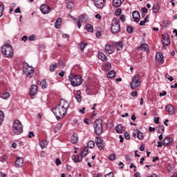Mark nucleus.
<instances>
[{
  "label": "nucleus",
  "instance_id": "nucleus-34",
  "mask_svg": "<svg viewBox=\"0 0 177 177\" xmlns=\"http://www.w3.org/2000/svg\"><path fill=\"white\" fill-rule=\"evenodd\" d=\"M40 86L43 89H45V88L48 87V83L46 82V80H43L40 82Z\"/></svg>",
  "mask_w": 177,
  "mask_h": 177
},
{
  "label": "nucleus",
  "instance_id": "nucleus-4",
  "mask_svg": "<svg viewBox=\"0 0 177 177\" xmlns=\"http://www.w3.org/2000/svg\"><path fill=\"white\" fill-rule=\"evenodd\" d=\"M111 31L112 34H118L121 31V25L120 24V19L113 18L111 26Z\"/></svg>",
  "mask_w": 177,
  "mask_h": 177
},
{
  "label": "nucleus",
  "instance_id": "nucleus-21",
  "mask_svg": "<svg viewBox=\"0 0 177 177\" xmlns=\"http://www.w3.org/2000/svg\"><path fill=\"white\" fill-rule=\"evenodd\" d=\"M124 0H113V6L114 8H120V5H122Z\"/></svg>",
  "mask_w": 177,
  "mask_h": 177
},
{
  "label": "nucleus",
  "instance_id": "nucleus-43",
  "mask_svg": "<svg viewBox=\"0 0 177 177\" xmlns=\"http://www.w3.org/2000/svg\"><path fill=\"white\" fill-rule=\"evenodd\" d=\"M88 44L86 43H80V50L82 51H84V49H85V46H86Z\"/></svg>",
  "mask_w": 177,
  "mask_h": 177
},
{
  "label": "nucleus",
  "instance_id": "nucleus-62",
  "mask_svg": "<svg viewBox=\"0 0 177 177\" xmlns=\"http://www.w3.org/2000/svg\"><path fill=\"white\" fill-rule=\"evenodd\" d=\"M141 11L142 13H147V8H146V7L142 8Z\"/></svg>",
  "mask_w": 177,
  "mask_h": 177
},
{
  "label": "nucleus",
  "instance_id": "nucleus-46",
  "mask_svg": "<svg viewBox=\"0 0 177 177\" xmlns=\"http://www.w3.org/2000/svg\"><path fill=\"white\" fill-rule=\"evenodd\" d=\"M57 67V64H53L52 65L50 66V71L53 72L55 71V68H56Z\"/></svg>",
  "mask_w": 177,
  "mask_h": 177
},
{
  "label": "nucleus",
  "instance_id": "nucleus-37",
  "mask_svg": "<svg viewBox=\"0 0 177 177\" xmlns=\"http://www.w3.org/2000/svg\"><path fill=\"white\" fill-rule=\"evenodd\" d=\"M103 142H104V141H103V139H102V138L96 137L95 143H96L97 146H98L99 145H100L101 143H103Z\"/></svg>",
  "mask_w": 177,
  "mask_h": 177
},
{
  "label": "nucleus",
  "instance_id": "nucleus-55",
  "mask_svg": "<svg viewBox=\"0 0 177 177\" xmlns=\"http://www.w3.org/2000/svg\"><path fill=\"white\" fill-rule=\"evenodd\" d=\"M83 121L84 124H86V125H89V124H91V120H89V119L85 118Z\"/></svg>",
  "mask_w": 177,
  "mask_h": 177
},
{
  "label": "nucleus",
  "instance_id": "nucleus-39",
  "mask_svg": "<svg viewBox=\"0 0 177 177\" xmlns=\"http://www.w3.org/2000/svg\"><path fill=\"white\" fill-rule=\"evenodd\" d=\"M164 131H165V128H164V126H159L158 127V133H164Z\"/></svg>",
  "mask_w": 177,
  "mask_h": 177
},
{
  "label": "nucleus",
  "instance_id": "nucleus-31",
  "mask_svg": "<svg viewBox=\"0 0 177 177\" xmlns=\"http://www.w3.org/2000/svg\"><path fill=\"white\" fill-rule=\"evenodd\" d=\"M88 147H85L83 150H82L80 156L84 158V157H86L88 154Z\"/></svg>",
  "mask_w": 177,
  "mask_h": 177
},
{
  "label": "nucleus",
  "instance_id": "nucleus-8",
  "mask_svg": "<svg viewBox=\"0 0 177 177\" xmlns=\"http://www.w3.org/2000/svg\"><path fill=\"white\" fill-rule=\"evenodd\" d=\"M140 76L139 75H136L133 77L132 81L130 83V88H131V89H136L137 88H139L140 86Z\"/></svg>",
  "mask_w": 177,
  "mask_h": 177
},
{
  "label": "nucleus",
  "instance_id": "nucleus-16",
  "mask_svg": "<svg viewBox=\"0 0 177 177\" xmlns=\"http://www.w3.org/2000/svg\"><path fill=\"white\" fill-rule=\"evenodd\" d=\"M156 60L158 62V63H164V56L162 55V53H157L156 55Z\"/></svg>",
  "mask_w": 177,
  "mask_h": 177
},
{
  "label": "nucleus",
  "instance_id": "nucleus-35",
  "mask_svg": "<svg viewBox=\"0 0 177 177\" xmlns=\"http://www.w3.org/2000/svg\"><path fill=\"white\" fill-rule=\"evenodd\" d=\"M108 78H114L115 77V71H111L109 73H107Z\"/></svg>",
  "mask_w": 177,
  "mask_h": 177
},
{
  "label": "nucleus",
  "instance_id": "nucleus-56",
  "mask_svg": "<svg viewBox=\"0 0 177 177\" xmlns=\"http://www.w3.org/2000/svg\"><path fill=\"white\" fill-rule=\"evenodd\" d=\"M120 20H121V21H122V22L125 21V15H121L120 16Z\"/></svg>",
  "mask_w": 177,
  "mask_h": 177
},
{
  "label": "nucleus",
  "instance_id": "nucleus-26",
  "mask_svg": "<svg viewBox=\"0 0 177 177\" xmlns=\"http://www.w3.org/2000/svg\"><path fill=\"white\" fill-rule=\"evenodd\" d=\"M136 133H137V138L140 140H142L143 139V133H142L139 129H136L135 130Z\"/></svg>",
  "mask_w": 177,
  "mask_h": 177
},
{
  "label": "nucleus",
  "instance_id": "nucleus-19",
  "mask_svg": "<svg viewBox=\"0 0 177 177\" xmlns=\"http://www.w3.org/2000/svg\"><path fill=\"white\" fill-rule=\"evenodd\" d=\"M71 142L73 145H75V143L78 142V134L77 133H73V134L71 137Z\"/></svg>",
  "mask_w": 177,
  "mask_h": 177
},
{
  "label": "nucleus",
  "instance_id": "nucleus-1",
  "mask_svg": "<svg viewBox=\"0 0 177 177\" xmlns=\"http://www.w3.org/2000/svg\"><path fill=\"white\" fill-rule=\"evenodd\" d=\"M68 102L64 99H61L57 106L53 109L52 111L57 120H62L67 113Z\"/></svg>",
  "mask_w": 177,
  "mask_h": 177
},
{
  "label": "nucleus",
  "instance_id": "nucleus-36",
  "mask_svg": "<svg viewBox=\"0 0 177 177\" xmlns=\"http://www.w3.org/2000/svg\"><path fill=\"white\" fill-rule=\"evenodd\" d=\"M86 30L88 32H93V26L91 24H87L86 26Z\"/></svg>",
  "mask_w": 177,
  "mask_h": 177
},
{
  "label": "nucleus",
  "instance_id": "nucleus-25",
  "mask_svg": "<svg viewBox=\"0 0 177 177\" xmlns=\"http://www.w3.org/2000/svg\"><path fill=\"white\" fill-rule=\"evenodd\" d=\"M78 20L80 23H86V15H82L79 16Z\"/></svg>",
  "mask_w": 177,
  "mask_h": 177
},
{
  "label": "nucleus",
  "instance_id": "nucleus-5",
  "mask_svg": "<svg viewBox=\"0 0 177 177\" xmlns=\"http://www.w3.org/2000/svg\"><path fill=\"white\" fill-rule=\"evenodd\" d=\"M94 132L97 136L103 133V127L102 119H97L93 124Z\"/></svg>",
  "mask_w": 177,
  "mask_h": 177
},
{
  "label": "nucleus",
  "instance_id": "nucleus-11",
  "mask_svg": "<svg viewBox=\"0 0 177 177\" xmlns=\"http://www.w3.org/2000/svg\"><path fill=\"white\" fill-rule=\"evenodd\" d=\"M39 9L43 15H48V13H49V12H50V7H49L46 4L41 5L40 6Z\"/></svg>",
  "mask_w": 177,
  "mask_h": 177
},
{
  "label": "nucleus",
  "instance_id": "nucleus-58",
  "mask_svg": "<svg viewBox=\"0 0 177 177\" xmlns=\"http://www.w3.org/2000/svg\"><path fill=\"white\" fill-rule=\"evenodd\" d=\"M124 138L125 139H127V140H129V139H130L131 136H129V133H128L127 132L124 133Z\"/></svg>",
  "mask_w": 177,
  "mask_h": 177
},
{
  "label": "nucleus",
  "instance_id": "nucleus-6",
  "mask_svg": "<svg viewBox=\"0 0 177 177\" xmlns=\"http://www.w3.org/2000/svg\"><path fill=\"white\" fill-rule=\"evenodd\" d=\"M12 131L15 135H20L23 132V124L19 120H15L12 124Z\"/></svg>",
  "mask_w": 177,
  "mask_h": 177
},
{
  "label": "nucleus",
  "instance_id": "nucleus-12",
  "mask_svg": "<svg viewBox=\"0 0 177 177\" xmlns=\"http://www.w3.org/2000/svg\"><path fill=\"white\" fill-rule=\"evenodd\" d=\"M94 1V5L97 8V9H102L104 6V0H93Z\"/></svg>",
  "mask_w": 177,
  "mask_h": 177
},
{
  "label": "nucleus",
  "instance_id": "nucleus-7",
  "mask_svg": "<svg viewBox=\"0 0 177 177\" xmlns=\"http://www.w3.org/2000/svg\"><path fill=\"white\" fill-rule=\"evenodd\" d=\"M34 68L32 66H30L28 64H25L23 67V72L26 75L28 78L32 77V75H34Z\"/></svg>",
  "mask_w": 177,
  "mask_h": 177
},
{
  "label": "nucleus",
  "instance_id": "nucleus-2",
  "mask_svg": "<svg viewBox=\"0 0 177 177\" xmlns=\"http://www.w3.org/2000/svg\"><path fill=\"white\" fill-rule=\"evenodd\" d=\"M68 80L71 82L72 86H80L84 81L81 75L74 74H71L68 76Z\"/></svg>",
  "mask_w": 177,
  "mask_h": 177
},
{
  "label": "nucleus",
  "instance_id": "nucleus-51",
  "mask_svg": "<svg viewBox=\"0 0 177 177\" xmlns=\"http://www.w3.org/2000/svg\"><path fill=\"white\" fill-rule=\"evenodd\" d=\"M73 20H74V21H76L78 28H81V22L80 21H77V18H73Z\"/></svg>",
  "mask_w": 177,
  "mask_h": 177
},
{
  "label": "nucleus",
  "instance_id": "nucleus-52",
  "mask_svg": "<svg viewBox=\"0 0 177 177\" xmlns=\"http://www.w3.org/2000/svg\"><path fill=\"white\" fill-rule=\"evenodd\" d=\"M16 8V3H12L11 4V8L10 9V13H12L13 12L14 9Z\"/></svg>",
  "mask_w": 177,
  "mask_h": 177
},
{
  "label": "nucleus",
  "instance_id": "nucleus-15",
  "mask_svg": "<svg viewBox=\"0 0 177 177\" xmlns=\"http://www.w3.org/2000/svg\"><path fill=\"white\" fill-rule=\"evenodd\" d=\"M23 164H24L23 158L17 157V160L15 161L16 168H21V167H23Z\"/></svg>",
  "mask_w": 177,
  "mask_h": 177
},
{
  "label": "nucleus",
  "instance_id": "nucleus-20",
  "mask_svg": "<svg viewBox=\"0 0 177 177\" xmlns=\"http://www.w3.org/2000/svg\"><path fill=\"white\" fill-rule=\"evenodd\" d=\"M48 143L46 140H41L39 141V146L41 149H46Z\"/></svg>",
  "mask_w": 177,
  "mask_h": 177
},
{
  "label": "nucleus",
  "instance_id": "nucleus-41",
  "mask_svg": "<svg viewBox=\"0 0 177 177\" xmlns=\"http://www.w3.org/2000/svg\"><path fill=\"white\" fill-rule=\"evenodd\" d=\"M58 67L59 68H64V67H66V64H64L63 61H59L58 62Z\"/></svg>",
  "mask_w": 177,
  "mask_h": 177
},
{
  "label": "nucleus",
  "instance_id": "nucleus-60",
  "mask_svg": "<svg viewBox=\"0 0 177 177\" xmlns=\"http://www.w3.org/2000/svg\"><path fill=\"white\" fill-rule=\"evenodd\" d=\"M34 39H35V35H32L28 37L29 41H34Z\"/></svg>",
  "mask_w": 177,
  "mask_h": 177
},
{
  "label": "nucleus",
  "instance_id": "nucleus-48",
  "mask_svg": "<svg viewBox=\"0 0 177 177\" xmlns=\"http://www.w3.org/2000/svg\"><path fill=\"white\" fill-rule=\"evenodd\" d=\"M111 64H110L109 62H107L105 66H104V69L106 71L111 70Z\"/></svg>",
  "mask_w": 177,
  "mask_h": 177
},
{
  "label": "nucleus",
  "instance_id": "nucleus-50",
  "mask_svg": "<svg viewBox=\"0 0 177 177\" xmlns=\"http://www.w3.org/2000/svg\"><path fill=\"white\" fill-rule=\"evenodd\" d=\"M75 99H76L77 102H78V103H80L82 100L81 95H77L75 96Z\"/></svg>",
  "mask_w": 177,
  "mask_h": 177
},
{
  "label": "nucleus",
  "instance_id": "nucleus-29",
  "mask_svg": "<svg viewBox=\"0 0 177 177\" xmlns=\"http://www.w3.org/2000/svg\"><path fill=\"white\" fill-rule=\"evenodd\" d=\"M138 49H142L145 52H149V46L146 44H142L140 47H138Z\"/></svg>",
  "mask_w": 177,
  "mask_h": 177
},
{
  "label": "nucleus",
  "instance_id": "nucleus-47",
  "mask_svg": "<svg viewBox=\"0 0 177 177\" xmlns=\"http://www.w3.org/2000/svg\"><path fill=\"white\" fill-rule=\"evenodd\" d=\"M125 158L127 164H131V162L132 161V159L131 158V156L126 155Z\"/></svg>",
  "mask_w": 177,
  "mask_h": 177
},
{
  "label": "nucleus",
  "instance_id": "nucleus-23",
  "mask_svg": "<svg viewBox=\"0 0 177 177\" xmlns=\"http://www.w3.org/2000/svg\"><path fill=\"white\" fill-rule=\"evenodd\" d=\"M160 5H158V3H156L153 5L152 7V12L153 13H158V12L160 11Z\"/></svg>",
  "mask_w": 177,
  "mask_h": 177
},
{
  "label": "nucleus",
  "instance_id": "nucleus-40",
  "mask_svg": "<svg viewBox=\"0 0 177 177\" xmlns=\"http://www.w3.org/2000/svg\"><path fill=\"white\" fill-rule=\"evenodd\" d=\"M87 146L90 149H93V147H95V142L90 140L87 144Z\"/></svg>",
  "mask_w": 177,
  "mask_h": 177
},
{
  "label": "nucleus",
  "instance_id": "nucleus-44",
  "mask_svg": "<svg viewBox=\"0 0 177 177\" xmlns=\"http://www.w3.org/2000/svg\"><path fill=\"white\" fill-rule=\"evenodd\" d=\"M127 31L129 34H132L133 32V27L128 26L127 27Z\"/></svg>",
  "mask_w": 177,
  "mask_h": 177
},
{
  "label": "nucleus",
  "instance_id": "nucleus-42",
  "mask_svg": "<svg viewBox=\"0 0 177 177\" xmlns=\"http://www.w3.org/2000/svg\"><path fill=\"white\" fill-rule=\"evenodd\" d=\"M3 10H5V6L3 5H0V17L3 16Z\"/></svg>",
  "mask_w": 177,
  "mask_h": 177
},
{
  "label": "nucleus",
  "instance_id": "nucleus-59",
  "mask_svg": "<svg viewBox=\"0 0 177 177\" xmlns=\"http://www.w3.org/2000/svg\"><path fill=\"white\" fill-rule=\"evenodd\" d=\"M56 165H60L62 164V160L59 158H57L55 160Z\"/></svg>",
  "mask_w": 177,
  "mask_h": 177
},
{
  "label": "nucleus",
  "instance_id": "nucleus-38",
  "mask_svg": "<svg viewBox=\"0 0 177 177\" xmlns=\"http://www.w3.org/2000/svg\"><path fill=\"white\" fill-rule=\"evenodd\" d=\"M5 118V114L3 113V111L0 110V125L3 122V120Z\"/></svg>",
  "mask_w": 177,
  "mask_h": 177
},
{
  "label": "nucleus",
  "instance_id": "nucleus-53",
  "mask_svg": "<svg viewBox=\"0 0 177 177\" xmlns=\"http://www.w3.org/2000/svg\"><path fill=\"white\" fill-rule=\"evenodd\" d=\"M122 10L118 8L117 10L115 11V16H120L121 15Z\"/></svg>",
  "mask_w": 177,
  "mask_h": 177
},
{
  "label": "nucleus",
  "instance_id": "nucleus-64",
  "mask_svg": "<svg viewBox=\"0 0 177 177\" xmlns=\"http://www.w3.org/2000/svg\"><path fill=\"white\" fill-rule=\"evenodd\" d=\"M0 177H8V176L3 172H0Z\"/></svg>",
  "mask_w": 177,
  "mask_h": 177
},
{
  "label": "nucleus",
  "instance_id": "nucleus-27",
  "mask_svg": "<svg viewBox=\"0 0 177 177\" xmlns=\"http://www.w3.org/2000/svg\"><path fill=\"white\" fill-rule=\"evenodd\" d=\"M115 129L117 133H122V129H124V127H122L121 124H119L115 127Z\"/></svg>",
  "mask_w": 177,
  "mask_h": 177
},
{
  "label": "nucleus",
  "instance_id": "nucleus-33",
  "mask_svg": "<svg viewBox=\"0 0 177 177\" xmlns=\"http://www.w3.org/2000/svg\"><path fill=\"white\" fill-rule=\"evenodd\" d=\"M1 99H4V100L9 99V97H10V93L8 92L3 93L1 95Z\"/></svg>",
  "mask_w": 177,
  "mask_h": 177
},
{
  "label": "nucleus",
  "instance_id": "nucleus-49",
  "mask_svg": "<svg viewBox=\"0 0 177 177\" xmlns=\"http://www.w3.org/2000/svg\"><path fill=\"white\" fill-rule=\"evenodd\" d=\"M97 146L100 150H103L104 149V142H101V144Z\"/></svg>",
  "mask_w": 177,
  "mask_h": 177
},
{
  "label": "nucleus",
  "instance_id": "nucleus-14",
  "mask_svg": "<svg viewBox=\"0 0 177 177\" xmlns=\"http://www.w3.org/2000/svg\"><path fill=\"white\" fill-rule=\"evenodd\" d=\"M132 16L134 21H136V23H139L140 20V13H139V11H133Z\"/></svg>",
  "mask_w": 177,
  "mask_h": 177
},
{
  "label": "nucleus",
  "instance_id": "nucleus-30",
  "mask_svg": "<svg viewBox=\"0 0 177 177\" xmlns=\"http://www.w3.org/2000/svg\"><path fill=\"white\" fill-rule=\"evenodd\" d=\"M115 46L117 49V50H121V49H122V41H119V42H116L115 43Z\"/></svg>",
  "mask_w": 177,
  "mask_h": 177
},
{
  "label": "nucleus",
  "instance_id": "nucleus-18",
  "mask_svg": "<svg viewBox=\"0 0 177 177\" xmlns=\"http://www.w3.org/2000/svg\"><path fill=\"white\" fill-rule=\"evenodd\" d=\"M164 146H171L172 145V138H165L162 141Z\"/></svg>",
  "mask_w": 177,
  "mask_h": 177
},
{
  "label": "nucleus",
  "instance_id": "nucleus-24",
  "mask_svg": "<svg viewBox=\"0 0 177 177\" xmlns=\"http://www.w3.org/2000/svg\"><path fill=\"white\" fill-rule=\"evenodd\" d=\"M82 156L80 154L73 156V160H74L75 162H81V161H82Z\"/></svg>",
  "mask_w": 177,
  "mask_h": 177
},
{
  "label": "nucleus",
  "instance_id": "nucleus-17",
  "mask_svg": "<svg viewBox=\"0 0 177 177\" xmlns=\"http://www.w3.org/2000/svg\"><path fill=\"white\" fill-rule=\"evenodd\" d=\"M105 50L106 52H108L109 55H111V53H114V46L112 45L106 44L105 46Z\"/></svg>",
  "mask_w": 177,
  "mask_h": 177
},
{
  "label": "nucleus",
  "instance_id": "nucleus-3",
  "mask_svg": "<svg viewBox=\"0 0 177 177\" xmlns=\"http://www.w3.org/2000/svg\"><path fill=\"white\" fill-rule=\"evenodd\" d=\"M1 53L5 57H13V48L9 44H4L1 47Z\"/></svg>",
  "mask_w": 177,
  "mask_h": 177
},
{
  "label": "nucleus",
  "instance_id": "nucleus-28",
  "mask_svg": "<svg viewBox=\"0 0 177 177\" xmlns=\"http://www.w3.org/2000/svg\"><path fill=\"white\" fill-rule=\"evenodd\" d=\"M61 24H62V18L59 17V18H58V19L56 20V21H55V28H60Z\"/></svg>",
  "mask_w": 177,
  "mask_h": 177
},
{
  "label": "nucleus",
  "instance_id": "nucleus-63",
  "mask_svg": "<svg viewBox=\"0 0 177 177\" xmlns=\"http://www.w3.org/2000/svg\"><path fill=\"white\" fill-rule=\"evenodd\" d=\"M105 177H114V174L113 172H111L105 176Z\"/></svg>",
  "mask_w": 177,
  "mask_h": 177
},
{
  "label": "nucleus",
  "instance_id": "nucleus-32",
  "mask_svg": "<svg viewBox=\"0 0 177 177\" xmlns=\"http://www.w3.org/2000/svg\"><path fill=\"white\" fill-rule=\"evenodd\" d=\"M98 58L102 60V62H104L106 59H107V57H106V55L103 53H98Z\"/></svg>",
  "mask_w": 177,
  "mask_h": 177
},
{
  "label": "nucleus",
  "instance_id": "nucleus-54",
  "mask_svg": "<svg viewBox=\"0 0 177 177\" xmlns=\"http://www.w3.org/2000/svg\"><path fill=\"white\" fill-rule=\"evenodd\" d=\"M109 160H110V161H114V160H115V154H111L109 156Z\"/></svg>",
  "mask_w": 177,
  "mask_h": 177
},
{
  "label": "nucleus",
  "instance_id": "nucleus-45",
  "mask_svg": "<svg viewBox=\"0 0 177 177\" xmlns=\"http://www.w3.org/2000/svg\"><path fill=\"white\" fill-rule=\"evenodd\" d=\"M68 9H73V6H74V3H73L72 1H68L66 5Z\"/></svg>",
  "mask_w": 177,
  "mask_h": 177
},
{
  "label": "nucleus",
  "instance_id": "nucleus-61",
  "mask_svg": "<svg viewBox=\"0 0 177 177\" xmlns=\"http://www.w3.org/2000/svg\"><path fill=\"white\" fill-rule=\"evenodd\" d=\"M154 122H155V124H159L160 123V118H157V117H155L154 118Z\"/></svg>",
  "mask_w": 177,
  "mask_h": 177
},
{
  "label": "nucleus",
  "instance_id": "nucleus-9",
  "mask_svg": "<svg viewBox=\"0 0 177 177\" xmlns=\"http://www.w3.org/2000/svg\"><path fill=\"white\" fill-rule=\"evenodd\" d=\"M162 44L163 46H162V50L165 49V46H169L171 45V41H169V36L167 34H164L162 35Z\"/></svg>",
  "mask_w": 177,
  "mask_h": 177
},
{
  "label": "nucleus",
  "instance_id": "nucleus-22",
  "mask_svg": "<svg viewBox=\"0 0 177 177\" xmlns=\"http://www.w3.org/2000/svg\"><path fill=\"white\" fill-rule=\"evenodd\" d=\"M62 127H63L62 123L57 124L54 128V133H59V132H60V129H62Z\"/></svg>",
  "mask_w": 177,
  "mask_h": 177
},
{
  "label": "nucleus",
  "instance_id": "nucleus-13",
  "mask_svg": "<svg viewBox=\"0 0 177 177\" xmlns=\"http://www.w3.org/2000/svg\"><path fill=\"white\" fill-rule=\"evenodd\" d=\"M166 111L169 114V115H174L175 114V108L172 104H168L165 107Z\"/></svg>",
  "mask_w": 177,
  "mask_h": 177
},
{
  "label": "nucleus",
  "instance_id": "nucleus-10",
  "mask_svg": "<svg viewBox=\"0 0 177 177\" xmlns=\"http://www.w3.org/2000/svg\"><path fill=\"white\" fill-rule=\"evenodd\" d=\"M38 93V86L32 84L29 90V95L32 99H34V96Z\"/></svg>",
  "mask_w": 177,
  "mask_h": 177
},
{
  "label": "nucleus",
  "instance_id": "nucleus-57",
  "mask_svg": "<svg viewBox=\"0 0 177 177\" xmlns=\"http://www.w3.org/2000/svg\"><path fill=\"white\" fill-rule=\"evenodd\" d=\"M131 96L133 97H136L138 96V91H136L131 92Z\"/></svg>",
  "mask_w": 177,
  "mask_h": 177
}]
</instances>
